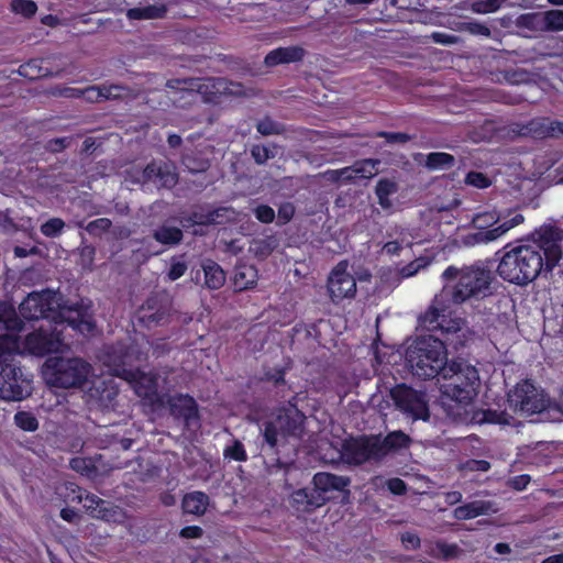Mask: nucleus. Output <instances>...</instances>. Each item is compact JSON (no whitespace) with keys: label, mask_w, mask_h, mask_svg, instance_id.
Masks as SVG:
<instances>
[{"label":"nucleus","mask_w":563,"mask_h":563,"mask_svg":"<svg viewBox=\"0 0 563 563\" xmlns=\"http://www.w3.org/2000/svg\"><path fill=\"white\" fill-rule=\"evenodd\" d=\"M442 291L435 296L430 309L420 318L429 331L453 332L461 329L460 319H450L452 305H461L485 297L489 291L493 274L489 266L475 262L461 267L449 266L442 273Z\"/></svg>","instance_id":"1"},{"label":"nucleus","mask_w":563,"mask_h":563,"mask_svg":"<svg viewBox=\"0 0 563 563\" xmlns=\"http://www.w3.org/2000/svg\"><path fill=\"white\" fill-rule=\"evenodd\" d=\"M563 266V251L553 228H541L531 240L517 245H507L497 274L501 279L517 286H527L542 273Z\"/></svg>","instance_id":"2"},{"label":"nucleus","mask_w":563,"mask_h":563,"mask_svg":"<svg viewBox=\"0 0 563 563\" xmlns=\"http://www.w3.org/2000/svg\"><path fill=\"white\" fill-rule=\"evenodd\" d=\"M150 346L147 339L142 336L129 347L118 345L107 349L100 355V361L110 375L124 379L140 398L151 405L163 404L158 390L165 387L166 379L158 374H145L134 368L135 363L146 358Z\"/></svg>","instance_id":"3"},{"label":"nucleus","mask_w":563,"mask_h":563,"mask_svg":"<svg viewBox=\"0 0 563 563\" xmlns=\"http://www.w3.org/2000/svg\"><path fill=\"white\" fill-rule=\"evenodd\" d=\"M19 309L25 319H59L57 323L65 322L82 334L92 332L95 328L89 302L81 301L75 306H60L58 294L49 289L29 294L20 303Z\"/></svg>","instance_id":"4"},{"label":"nucleus","mask_w":563,"mask_h":563,"mask_svg":"<svg viewBox=\"0 0 563 563\" xmlns=\"http://www.w3.org/2000/svg\"><path fill=\"white\" fill-rule=\"evenodd\" d=\"M18 333H4L0 335V346L5 355L30 354L42 356L48 353L62 351L64 341L62 330L42 324L37 330L25 335Z\"/></svg>","instance_id":"5"},{"label":"nucleus","mask_w":563,"mask_h":563,"mask_svg":"<svg viewBox=\"0 0 563 563\" xmlns=\"http://www.w3.org/2000/svg\"><path fill=\"white\" fill-rule=\"evenodd\" d=\"M406 360L412 374L421 378L441 375L449 364L445 345L433 336L416 339L407 349Z\"/></svg>","instance_id":"6"},{"label":"nucleus","mask_w":563,"mask_h":563,"mask_svg":"<svg viewBox=\"0 0 563 563\" xmlns=\"http://www.w3.org/2000/svg\"><path fill=\"white\" fill-rule=\"evenodd\" d=\"M92 375V366L80 357L51 356L42 366L44 382L56 388H82Z\"/></svg>","instance_id":"7"},{"label":"nucleus","mask_w":563,"mask_h":563,"mask_svg":"<svg viewBox=\"0 0 563 563\" xmlns=\"http://www.w3.org/2000/svg\"><path fill=\"white\" fill-rule=\"evenodd\" d=\"M448 380L441 385L442 396L460 405H470L478 394L477 369L464 361H452L441 374Z\"/></svg>","instance_id":"8"},{"label":"nucleus","mask_w":563,"mask_h":563,"mask_svg":"<svg viewBox=\"0 0 563 563\" xmlns=\"http://www.w3.org/2000/svg\"><path fill=\"white\" fill-rule=\"evenodd\" d=\"M168 88L169 98L174 103H178L180 107L196 102L198 99H206V95L210 89H214L211 93L228 92L230 95H240L239 87L233 84L230 87H223V81L218 80L217 82L212 79H172L165 82Z\"/></svg>","instance_id":"9"},{"label":"nucleus","mask_w":563,"mask_h":563,"mask_svg":"<svg viewBox=\"0 0 563 563\" xmlns=\"http://www.w3.org/2000/svg\"><path fill=\"white\" fill-rule=\"evenodd\" d=\"M32 390V375L21 368L11 356H2L0 360V399L20 401L31 396Z\"/></svg>","instance_id":"10"},{"label":"nucleus","mask_w":563,"mask_h":563,"mask_svg":"<svg viewBox=\"0 0 563 563\" xmlns=\"http://www.w3.org/2000/svg\"><path fill=\"white\" fill-rule=\"evenodd\" d=\"M303 420L305 416L292 404L278 409L265 424V441L273 448L290 437H299Z\"/></svg>","instance_id":"11"},{"label":"nucleus","mask_w":563,"mask_h":563,"mask_svg":"<svg viewBox=\"0 0 563 563\" xmlns=\"http://www.w3.org/2000/svg\"><path fill=\"white\" fill-rule=\"evenodd\" d=\"M508 404L515 412L526 416L542 411H547L550 417L553 415L554 402H550L543 390L528 379L519 382L509 390Z\"/></svg>","instance_id":"12"},{"label":"nucleus","mask_w":563,"mask_h":563,"mask_svg":"<svg viewBox=\"0 0 563 563\" xmlns=\"http://www.w3.org/2000/svg\"><path fill=\"white\" fill-rule=\"evenodd\" d=\"M390 397L395 406L413 420L429 419V399L424 391L401 384L390 390Z\"/></svg>","instance_id":"13"},{"label":"nucleus","mask_w":563,"mask_h":563,"mask_svg":"<svg viewBox=\"0 0 563 563\" xmlns=\"http://www.w3.org/2000/svg\"><path fill=\"white\" fill-rule=\"evenodd\" d=\"M377 437L356 438L343 442L340 457L347 464H362L368 460H378Z\"/></svg>","instance_id":"14"},{"label":"nucleus","mask_w":563,"mask_h":563,"mask_svg":"<svg viewBox=\"0 0 563 563\" xmlns=\"http://www.w3.org/2000/svg\"><path fill=\"white\" fill-rule=\"evenodd\" d=\"M328 290L334 302L354 297L356 282L353 275L347 272L346 263L341 262L333 268L328 280Z\"/></svg>","instance_id":"15"},{"label":"nucleus","mask_w":563,"mask_h":563,"mask_svg":"<svg viewBox=\"0 0 563 563\" xmlns=\"http://www.w3.org/2000/svg\"><path fill=\"white\" fill-rule=\"evenodd\" d=\"M500 220L498 225L488 231L477 232L474 234L476 243H489L496 241L507 234L511 229L518 227L525 221V217L517 210L499 212Z\"/></svg>","instance_id":"16"},{"label":"nucleus","mask_w":563,"mask_h":563,"mask_svg":"<svg viewBox=\"0 0 563 563\" xmlns=\"http://www.w3.org/2000/svg\"><path fill=\"white\" fill-rule=\"evenodd\" d=\"M495 511L496 509L494 508L493 503L486 500H475L456 507L453 511V517L457 520H467Z\"/></svg>","instance_id":"17"},{"label":"nucleus","mask_w":563,"mask_h":563,"mask_svg":"<svg viewBox=\"0 0 563 563\" xmlns=\"http://www.w3.org/2000/svg\"><path fill=\"white\" fill-rule=\"evenodd\" d=\"M170 411L174 416L184 418L189 424L192 419L197 418V408L194 398L188 395H178L168 400Z\"/></svg>","instance_id":"18"},{"label":"nucleus","mask_w":563,"mask_h":563,"mask_svg":"<svg viewBox=\"0 0 563 563\" xmlns=\"http://www.w3.org/2000/svg\"><path fill=\"white\" fill-rule=\"evenodd\" d=\"M399 186L391 178H380L375 186V195L380 208L385 211H393L394 201L391 197L397 194Z\"/></svg>","instance_id":"19"},{"label":"nucleus","mask_w":563,"mask_h":563,"mask_svg":"<svg viewBox=\"0 0 563 563\" xmlns=\"http://www.w3.org/2000/svg\"><path fill=\"white\" fill-rule=\"evenodd\" d=\"M312 482L316 490L321 493L341 492L349 485L347 478L325 472L317 473Z\"/></svg>","instance_id":"20"},{"label":"nucleus","mask_w":563,"mask_h":563,"mask_svg":"<svg viewBox=\"0 0 563 563\" xmlns=\"http://www.w3.org/2000/svg\"><path fill=\"white\" fill-rule=\"evenodd\" d=\"M303 56V49L298 46L279 47L269 52L265 57L267 66H276L284 63H294L300 60Z\"/></svg>","instance_id":"21"},{"label":"nucleus","mask_w":563,"mask_h":563,"mask_svg":"<svg viewBox=\"0 0 563 563\" xmlns=\"http://www.w3.org/2000/svg\"><path fill=\"white\" fill-rule=\"evenodd\" d=\"M410 443V438L402 431H394L385 437V439L377 438V453L382 459L390 451L407 448Z\"/></svg>","instance_id":"22"},{"label":"nucleus","mask_w":563,"mask_h":563,"mask_svg":"<svg viewBox=\"0 0 563 563\" xmlns=\"http://www.w3.org/2000/svg\"><path fill=\"white\" fill-rule=\"evenodd\" d=\"M0 329L7 330V333L22 332V321L16 314L12 303L0 301Z\"/></svg>","instance_id":"23"},{"label":"nucleus","mask_w":563,"mask_h":563,"mask_svg":"<svg viewBox=\"0 0 563 563\" xmlns=\"http://www.w3.org/2000/svg\"><path fill=\"white\" fill-rule=\"evenodd\" d=\"M209 497L202 492H191L183 498V509L186 514L201 516L206 512Z\"/></svg>","instance_id":"24"},{"label":"nucleus","mask_w":563,"mask_h":563,"mask_svg":"<svg viewBox=\"0 0 563 563\" xmlns=\"http://www.w3.org/2000/svg\"><path fill=\"white\" fill-rule=\"evenodd\" d=\"M167 9L164 3L148 4L144 7H137L130 9L126 12V16L130 20H152L161 19L165 15Z\"/></svg>","instance_id":"25"},{"label":"nucleus","mask_w":563,"mask_h":563,"mask_svg":"<svg viewBox=\"0 0 563 563\" xmlns=\"http://www.w3.org/2000/svg\"><path fill=\"white\" fill-rule=\"evenodd\" d=\"M205 284L210 289H219L225 282L223 269L213 261H206L202 264Z\"/></svg>","instance_id":"26"},{"label":"nucleus","mask_w":563,"mask_h":563,"mask_svg":"<svg viewBox=\"0 0 563 563\" xmlns=\"http://www.w3.org/2000/svg\"><path fill=\"white\" fill-rule=\"evenodd\" d=\"M412 244V234L405 229L396 230L395 239L384 244L382 251L387 255H399L404 247H409Z\"/></svg>","instance_id":"27"},{"label":"nucleus","mask_w":563,"mask_h":563,"mask_svg":"<svg viewBox=\"0 0 563 563\" xmlns=\"http://www.w3.org/2000/svg\"><path fill=\"white\" fill-rule=\"evenodd\" d=\"M102 86H90L86 89L65 88L60 93L67 98L82 97L89 102H99L103 100Z\"/></svg>","instance_id":"28"},{"label":"nucleus","mask_w":563,"mask_h":563,"mask_svg":"<svg viewBox=\"0 0 563 563\" xmlns=\"http://www.w3.org/2000/svg\"><path fill=\"white\" fill-rule=\"evenodd\" d=\"M517 25L533 32H545L544 11L521 14Z\"/></svg>","instance_id":"29"},{"label":"nucleus","mask_w":563,"mask_h":563,"mask_svg":"<svg viewBox=\"0 0 563 563\" xmlns=\"http://www.w3.org/2000/svg\"><path fill=\"white\" fill-rule=\"evenodd\" d=\"M379 165V159L367 158L357 161L352 166L356 179H369L378 173Z\"/></svg>","instance_id":"30"},{"label":"nucleus","mask_w":563,"mask_h":563,"mask_svg":"<svg viewBox=\"0 0 563 563\" xmlns=\"http://www.w3.org/2000/svg\"><path fill=\"white\" fill-rule=\"evenodd\" d=\"M93 518L108 522H122L125 519V514L120 507L104 500V505L101 506L98 512H93Z\"/></svg>","instance_id":"31"},{"label":"nucleus","mask_w":563,"mask_h":563,"mask_svg":"<svg viewBox=\"0 0 563 563\" xmlns=\"http://www.w3.org/2000/svg\"><path fill=\"white\" fill-rule=\"evenodd\" d=\"M454 157L443 152H434L427 155L426 166L431 170H444L452 167Z\"/></svg>","instance_id":"32"},{"label":"nucleus","mask_w":563,"mask_h":563,"mask_svg":"<svg viewBox=\"0 0 563 563\" xmlns=\"http://www.w3.org/2000/svg\"><path fill=\"white\" fill-rule=\"evenodd\" d=\"M256 272L252 266H241L234 274V286L238 290L246 289L255 284Z\"/></svg>","instance_id":"33"},{"label":"nucleus","mask_w":563,"mask_h":563,"mask_svg":"<svg viewBox=\"0 0 563 563\" xmlns=\"http://www.w3.org/2000/svg\"><path fill=\"white\" fill-rule=\"evenodd\" d=\"M500 220V216L496 211H485L479 212L475 214L473 218V223L475 228H477L479 231H488L493 229L494 227L498 225V222Z\"/></svg>","instance_id":"34"},{"label":"nucleus","mask_w":563,"mask_h":563,"mask_svg":"<svg viewBox=\"0 0 563 563\" xmlns=\"http://www.w3.org/2000/svg\"><path fill=\"white\" fill-rule=\"evenodd\" d=\"M102 86V93H103V100H110V99H129L136 96V92L124 86L120 85H101Z\"/></svg>","instance_id":"35"},{"label":"nucleus","mask_w":563,"mask_h":563,"mask_svg":"<svg viewBox=\"0 0 563 563\" xmlns=\"http://www.w3.org/2000/svg\"><path fill=\"white\" fill-rule=\"evenodd\" d=\"M324 499L321 501L314 500L313 496L308 492V489H298L291 494V503L295 506L303 507L308 509L309 507H319L323 504Z\"/></svg>","instance_id":"36"},{"label":"nucleus","mask_w":563,"mask_h":563,"mask_svg":"<svg viewBox=\"0 0 563 563\" xmlns=\"http://www.w3.org/2000/svg\"><path fill=\"white\" fill-rule=\"evenodd\" d=\"M155 239L163 244H176L181 240L183 233L174 227H163L155 231Z\"/></svg>","instance_id":"37"},{"label":"nucleus","mask_w":563,"mask_h":563,"mask_svg":"<svg viewBox=\"0 0 563 563\" xmlns=\"http://www.w3.org/2000/svg\"><path fill=\"white\" fill-rule=\"evenodd\" d=\"M545 32L563 31V10L544 11Z\"/></svg>","instance_id":"38"},{"label":"nucleus","mask_w":563,"mask_h":563,"mask_svg":"<svg viewBox=\"0 0 563 563\" xmlns=\"http://www.w3.org/2000/svg\"><path fill=\"white\" fill-rule=\"evenodd\" d=\"M157 169L158 166L155 164H150L142 170L133 169V172H129L131 176L130 181L133 184H141L157 179Z\"/></svg>","instance_id":"39"},{"label":"nucleus","mask_w":563,"mask_h":563,"mask_svg":"<svg viewBox=\"0 0 563 563\" xmlns=\"http://www.w3.org/2000/svg\"><path fill=\"white\" fill-rule=\"evenodd\" d=\"M15 424L27 432L35 431L38 428V421L36 417L29 411H18L14 415Z\"/></svg>","instance_id":"40"},{"label":"nucleus","mask_w":563,"mask_h":563,"mask_svg":"<svg viewBox=\"0 0 563 563\" xmlns=\"http://www.w3.org/2000/svg\"><path fill=\"white\" fill-rule=\"evenodd\" d=\"M465 184L478 189H485L492 186L493 179L481 172H470L465 177Z\"/></svg>","instance_id":"41"},{"label":"nucleus","mask_w":563,"mask_h":563,"mask_svg":"<svg viewBox=\"0 0 563 563\" xmlns=\"http://www.w3.org/2000/svg\"><path fill=\"white\" fill-rule=\"evenodd\" d=\"M11 9L14 13L21 14L24 18H30L35 14L37 7L31 0H12Z\"/></svg>","instance_id":"42"},{"label":"nucleus","mask_w":563,"mask_h":563,"mask_svg":"<svg viewBox=\"0 0 563 563\" xmlns=\"http://www.w3.org/2000/svg\"><path fill=\"white\" fill-rule=\"evenodd\" d=\"M223 454L227 459H231L239 462H244L247 460L246 451L243 444L238 440H234L231 445H228L224 449Z\"/></svg>","instance_id":"43"},{"label":"nucleus","mask_w":563,"mask_h":563,"mask_svg":"<svg viewBox=\"0 0 563 563\" xmlns=\"http://www.w3.org/2000/svg\"><path fill=\"white\" fill-rule=\"evenodd\" d=\"M65 227V222L59 218H53L41 225V232L47 238L58 236Z\"/></svg>","instance_id":"44"},{"label":"nucleus","mask_w":563,"mask_h":563,"mask_svg":"<svg viewBox=\"0 0 563 563\" xmlns=\"http://www.w3.org/2000/svg\"><path fill=\"white\" fill-rule=\"evenodd\" d=\"M19 73L21 76H24L31 80L46 75V71L42 69L37 60H31L24 65H21Z\"/></svg>","instance_id":"45"},{"label":"nucleus","mask_w":563,"mask_h":563,"mask_svg":"<svg viewBox=\"0 0 563 563\" xmlns=\"http://www.w3.org/2000/svg\"><path fill=\"white\" fill-rule=\"evenodd\" d=\"M157 179L164 187H172L177 183V175L174 167L165 165L164 167L158 166Z\"/></svg>","instance_id":"46"},{"label":"nucleus","mask_w":563,"mask_h":563,"mask_svg":"<svg viewBox=\"0 0 563 563\" xmlns=\"http://www.w3.org/2000/svg\"><path fill=\"white\" fill-rule=\"evenodd\" d=\"M506 0H483L473 3L472 9L476 13L496 12Z\"/></svg>","instance_id":"47"},{"label":"nucleus","mask_w":563,"mask_h":563,"mask_svg":"<svg viewBox=\"0 0 563 563\" xmlns=\"http://www.w3.org/2000/svg\"><path fill=\"white\" fill-rule=\"evenodd\" d=\"M80 503H82L84 508L93 517V512H98L102 505H104V500L99 498L96 495L87 494L86 496H78Z\"/></svg>","instance_id":"48"},{"label":"nucleus","mask_w":563,"mask_h":563,"mask_svg":"<svg viewBox=\"0 0 563 563\" xmlns=\"http://www.w3.org/2000/svg\"><path fill=\"white\" fill-rule=\"evenodd\" d=\"M102 385L104 388L100 389V386L96 387V393L99 395V399L102 402H111L118 394V388L114 386L113 380H103Z\"/></svg>","instance_id":"49"},{"label":"nucleus","mask_w":563,"mask_h":563,"mask_svg":"<svg viewBox=\"0 0 563 563\" xmlns=\"http://www.w3.org/2000/svg\"><path fill=\"white\" fill-rule=\"evenodd\" d=\"M187 271V265L184 261L178 258H173L170 263L169 271L167 273V277L169 280L174 282L180 278Z\"/></svg>","instance_id":"50"},{"label":"nucleus","mask_w":563,"mask_h":563,"mask_svg":"<svg viewBox=\"0 0 563 563\" xmlns=\"http://www.w3.org/2000/svg\"><path fill=\"white\" fill-rule=\"evenodd\" d=\"M427 263L422 258H419V260H416L411 263H409L408 265L401 267L400 269V276L402 278H408V277H411L413 275H416L421 268L426 267Z\"/></svg>","instance_id":"51"},{"label":"nucleus","mask_w":563,"mask_h":563,"mask_svg":"<svg viewBox=\"0 0 563 563\" xmlns=\"http://www.w3.org/2000/svg\"><path fill=\"white\" fill-rule=\"evenodd\" d=\"M511 417L505 411H492L488 410L485 412V420L492 423L498 424H511Z\"/></svg>","instance_id":"52"},{"label":"nucleus","mask_w":563,"mask_h":563,"mask_svg":"<svg viewBox=\"0 0 563 563\" xmlns=\"http://www.w3.org/2000/svg\"><path fill=\"white\" fill-rule=\"evenodd\" d=\"M251 153L257 164H264L267 159L273 157L272 151L262 145L253 146Z\"/></svg>","instance_id":"53"},{"label":"nucleus","mask_w":563,"mask_h":563,"mask_svg":"<svg viewBox=\"0 0 563 563\" xmlns=\"http://www.w3.org/2000/svg\"><path fill=\"white\" fill-rule=\"evenodd\" d=\"M254 212L256 219L264 223H271L275 219L274 209L265 205L258 206Z\"/></svg>","instance_id":"54"},{"label":"nucleus","mask_w":563,"mask_h":563,"mask_svg":"<svg viewBox=\"0 0 563 563\" xmlns=\"http://www.w3.org/2000/svg\"><path fill=\"white\" fill-rule=\"evenodd\" d=\"M273 243L269 240H258L254 241L251 249L262 256L268 255L273 250Z\"/></svg>","instance_id":"55"},{"label":"nucleus","mask_w":563,"mask_h":563,"mask_svg":"<svg viewBox=\"0 0 563 563\" xmlns=\"http://www.w3.org/2000/svg\"><path fill=\"white\" fill-rule=\"evenodd\" d=\"M377 135L384 137L388 143H406L410 140L409 135L399 132H379Z\"/></svg>","instance_id":"56"},{"label":"nucleus","mask_w":563,"mask_h":563,"mask_svg":"<svg viewBox=\"0 0 563 563\" xmlns=\"http://www.w3.org/2000/svg\"><path fill=\"white\" fill-rule=\"evenodd\" d=\"M294 213H295L294 206L289 202H286V203L282 205L278 209V221L283 224L287 223L288 221H290Z\"/></svg>","instance_id":"57"},{"label":"nucleus","mask_w":563,"mask_h":563,"mask_svg":"<svg viewBox=\"0 0 563 563\" xmlns=\"http://www.w3.org/2000/svg\"><path fill=\"white\" fill-rule=\"evenodd\" d=\"M165 316V312L157 311V312H151L150 308H142L141 310V320L146 322L147 324H151L152 322L158 323Z\"/></svg>","instance_id":"58"},{"label":"nucleus","mask_w":563,"mask_h":563,"mask_svg":"<svg viewBox=\"0 0 563 563\" xmlns=\"http://www.w3.org/2000/svg\"><path fill=\"white\" fill-rule=\"evenodd\" d=\"M490 467V464L484 460H471L465 463L463 466L464 470L467 471H477V472H486Z\"/></svg>","instance_id":"59"},{"label":"nucleus","mask_w":563,"mask_h":563,"mask_svg":"<svg viewBox=\"0 0 563 563\" xmlns=\"http://www.w3.org/2000/svg\"><path fill=\"white\" fill-rule=\"evenodd\" d=\"M401 542L406 549L415 550L420 545V539L416 533L405 532L401 534Z\"/></svg>","instance_id":"60"},{"label":"nucleus","mask_w":563,"mask_h":563,"mask_svg":"<svg viewBox=\"0 0 563 563\" xmlns=\"http://www.w3.org/2000/svg\"><path fill=\"white\" fill-rule=\"evenodd\" d=\"M388 489L395 495H402L406 492V484L400 478H391L387 481Z\"/></svg>","instance_id":"61"},{"label":"nucleus","mask_w":563,"mask_h":563,"mask_svg":"<svg viewBox=\"0 0 563 563\" xmlns=\"http://www.w3.org/2000/svg\"><path fill=\"white\" fill-rule=\"evenodd\" d=\"M257 131L263 135H271L277 132V128L273 121L264 120L258 122Z\"/></svg>","instance_id":"62"},{"label":"nucleus","mask_w":563,"mask_h":563,"mask_svg":"<svg viewBox=\"0 0 563 563\" xmlns=\"http://www.w3.org/2000/svg\"><path fill=\"white\" fill-rule=\"evenodd\" d=\"M466 30L470 33L476 34V35H484V36L490 35V30L486 25L481 24V23H467Z\"/></svg>","instance_id":"63"},{"label":"nucleus","mask_w":563,"mask_h":563,"mask_svg":"<svg viewBox=\"0 0 563 563\" xmlns=\"http://www.w3.org/2000/svg\"><path fill=\"white\" fill-rule=\"evenodd\" d=\"M432 37L435 43L444 44V45L455 44L457 42V37L455 35L446 34V33H440V32L433 33Z\"/></svg>","instance_id":"64"}]
</instances>
